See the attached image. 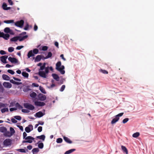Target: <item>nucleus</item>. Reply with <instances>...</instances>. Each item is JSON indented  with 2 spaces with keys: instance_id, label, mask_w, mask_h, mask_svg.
<instances>
[{
  "instance_id": "1",
  "label": "nucleus",
  "mask_w": 154,
  "mask_h": 154,
  "mask_svg": "<svg viewBox=\"0 0 154 154\" xmlns=\"http://www.w3.org/2000/svg\"><path fill=\"white\" fill-rule=\"evenodd\" d=\"M27 135V134L25 132H24L23 134V139H25L26 140H23L22 141L23 143H31L32 142V140H34V138L33 137L28 136L26 137Z\"/></svg>"
},
{
  "instance_id": "2",
  "label": "nucleus",
  "mask_w": 154,
  "mask_h": 154,
  "mask_svg": "<svg viewBox=\"0 0 154 154\" xmlns=\"http://www.w3.org/2000/svg\"><path fill=\"white\" fill-rule=\"evenodd\" d=\"M56 69L60 72L62 74L65 73V71L63 69L65 68L64 66H61V62L60 61L58 62L56 65Z\"/></svg>"
},
{
  "instance_id": "3",
  "label": "nucleus",
  "mask_w": 154,
  "mask_h": 154,
  "mask_svg": "<svg viewBox=\"0 0 154 154\" xmlns=\"http://www.w3.org/2000/svg\"><path fill=\"white\" fill-rule=\"evenodd\" d=\"M49 67L48 66L45 68V72L39 70L38 73L39 75L43 78H46L49 72Z\"/></svg>"
},
{
  "instance_id": "4",
  "label": "nucleus",
  "mask_w": 154,
  "mask_h": 154,
  "mask_svg": "<svg viewBox=\"0 0 154 154\" xmlns=\"http://www.w3.org/2000/svg\"><path fill=\"white\" fill-rule=\"evenodd\" d=\"M23 106L26 108L31 110H33L35 108L34 106L33 105L29 103H24Z\"/></svg>"
},
{
  "instance_id": "5",
  "label": "nucleus",
  "mask_w": 154,
  "mask_h": 154,
  "mask_svg": "<svg viewBox=\"0 0 154 154\" xmlns=\"http://www.w3.org/2000/svg\"><path fill=\"white\" fill-rule=\"evenodd\" d=\"M24 21L23 20H21L19 21H18L16 22L15 23V26L19 27L20 28H22L23 27V25L24 24Z\"/></svg>"
},
{
  "instance_id": "6",
  "label": "nucleus",
  "mask_w": 154,
  "mask_h": 154,
  "mask_svg": "<svg viewBox=\"0 0 154 154\" xmlns=\"http://www.w3.org/2000/svg\"><path fill=\"white\" fill-rule=\"evenodd\" d=\"M3 143L5 146H10L11 144V140L10 139H7L4 141Z\"/></svg>"
},
{
  "instance_id": "7",
  "label": "nucleus",
  "mask_w": 154,
  "mask_h": 154,
  "mask_svg": "<svg viewBox=\"0 0 154 154\" xmlns=\"http://www.w3.org/2000/svg\"><path fill=\"white\" fill-rule=\"evenodd\" d=\"M8 60L13 63H17L18 62V60L17 59L11 57H9L8 58Z\"/></svg>"
},
{
  "instance_id": "8",
  "label": "nucleus",
  "mask_w": 154,
  "mask_h": 154,
  "mask_svg": "<svg viewBox=\"0 0 154 154\" xmlns=\"http://www.w3.org/2000/svg\"><path fill=\"white\" fill-rule=\"evenodd\" d=\"M33 129V126L32 125H29L28 127H26L25 131L27 133H29Z\"/></svg>"
},
{
  "instance_id": "9",
  "label": "nucleus",
  "mask_w": 154,
  "mask_h": 154,
  "mask_svg": "<svg viewBox=\"0 0 154 154\" xmlns=\"http://www.w3.org/2000/svg\"><path fill=\"white\" fill-rule=\"evenodd\" d=\"M35 105L37 106H45V103L43 102H41L40 101H35Z\"/></svg>"
},
{
  "instance_id": "10",
  "label": "nucleus",
  "mask_w": 154,
  "mask_h": 154,
  "mask_svg": "<svg viewBox=\"0 0 154 154\" xmlns=\"http://www.w3.org/2000/svg\"><path fill=\"white\" fill-rule=\"evenodd\" d=\"M8 56L7 55L2 56L0 57V60L3 63H7L6 59L8 58Z\"/></svg>"
},
{
  "instance_id": "11",
  "label": "nucleus",
  "mask_w": 154,
  "mask_h": 154,
  "mask_svg": "<svg viewBox=\"0 0 154 154\" xmlns=\"http://www.w3.org/2000/svg\"><path fill=\"white\" fill-rule=\"evenodd\" d=\"M3 85L5 87L7 88H10L12 87L11 84L8 82H4L3 83Z\"/></svg>"
},
{
  "instance_id": "12",
  "label": "nucleus",
  "mask_w": 154,
  "mask_h": 154,
  "mask_svg": "<svg viewBox=\"0 0 154 154\" xmlns=\"http://www.w3.org/2000/svg\"><path fill=\"white\" fill-rule=\"evenodd\" d=\"M38 97L39 99L42 101L45 100L46 99V96L42 94H39Z\"/></svg>"
},
{
  "instance_id": "13",
  "label": "nucleus",
  "mask_w": 154,
  "mask_h": 154,
  "mask_svg": "<svg viewBox=\"0 0 154 154\" xmlns=\"http://www.w3.org/2000/svg\"><path fill=\"white\" fill-rule=\"evenodd\" d=\"M42 55H38L35 57L34 62H38L40 61L42 58Z\"/></svg>"
},
{
  "instance_id": "14",
  "label": "nucleus",
  "mask_w": 154,
  "mask_h": 154,
  "mask_svg": "<svg viewBox=\"0 0 154 154\" xmlns=\"http://www.w3.org/2000/svg\"><path fill=\"white\" fill-rule=\"evenodd\" d=\"M63 138L64 140L66 143L69 144H71L72 143V141L70 139L67 137L65 136H64Z\"/></svg>"
},
{
  "instance_id": "15",
  "label": "nucleus",
  "mask_w": 154,
  "mask_h": 154,
  "mask_svg": "<svg viewBox=\"0 0 154 154\" xmlns=\"http://www.w3.org/2000/svg\"><path fill=\"white\" fill-rule=\"evenodd\" d=\"M44 115L43 114L41 111H39L35 114V116L38 118H40Z\"/></svg>"
},
{
  "instance_id": "16",
  "label": "nucleus",
  "mask_w": 154,
  "mask_h": 154,
  "mask_svg": "<svg viewBox=\"0 0 154 154\" xmlns=\"http://www.w3.org/2000/svg\"><path fill=\"white\" fill-rule=\"evenodd\" d=\"M52 76L54 79L57 81H59V77L58 75L57 74L53 73L52 74Z\"/></svg>"
},
{
  "instance_id": "17",
  "label": "nucleus",
  "mask_w": 154,
  "mask_h": 154,
  "mask_svg": "<svg viewBox=\"0 0 154 154\" xmlns=\"http://www.w3.org/2000/svg\"><path fill=\"white\" fill-rule=\"evenodd\" d=\"M2 77L3 79L5 80H9L10 79L9 76L5 74H3L2 75Z\"/></svg>"
},
{
  "instance_id": "18",
  "label": "nucleus",
  "mask_w": 154,
  "mask_h": 154,
  "mask_svg": "<svg viewBox=\"0 0 154 154\" xmlns=\"http://www.w3.org/2000/svg\"><path fill=\"white\" fill-rule=\"evenodd\" d=\"M18 40H19L20 41H22L27 38L28 36L27 35H26L25 36H23V37L18 36Z\"/></svg>"
},
{
  "instance_id": "19",
  "label": "nucleus",
  "mask_w": 154,
  "mask_h": 154,
  "mask_svg": "<svg viewBox=\"0 0 154 154\" xmlns=\"http://www.w3.org/2000/svg\"><path fill=\"white\" fill-rule=\"evenodd\" d=\"M34 56V54L33 53L32 50L30 51L27 54V57L28 58H29L30 57Z\"/></svg>"
},
{
  "instance_id": "20",
  "label": "nucleus",
  "mask_w": 154,
  "mask_h": 154,
  "mask_svg": "<svg viewBox=\"0 0 154 154\" xmlns=\"http://www.w3.org/2000/svg\"><path fill=\"white\" fill-rule=\"evenodd\" d=\"M121 148L122 149V150L123 151V152L125 153H126V154H128V150L126 148L123 146H121Z\"/></svg>"
},
{
  "instance_id": "21",
  "label": "nucleus",
  "mask_w": 154,
  "mask_h": 154,
  "mask_svg": "<svg viewBox=\"0 0 154 154\" xmlns=\"http://www.w3.org/2000/svg\"><path fill=\"white\" fill-rule=\"evenodd\" d=\"M4 135L5 136L8 137H10L12 136L10 132L7 131L4 133Z\"/></svg>"
},
{
  "instance_id": "22",
  "label": "nucleus",
  "mask_w": 154,
  "mask_h": 154,
  "mask_svg": "<svg viewBox=\"0 0 154 154\" xmlns=\"http://www.w3.org/2000/svg\"><path fill=\"white\" fill-rule=\"evenodd\" d=\"M119 119V118H117L116 116H115V118L113 119L111 123L112 124H114L118 121Z\"/></svg>"
},
{
  "instance_id": "23",
  "label": "nucleus",
  "mask_w": 154,
  "mask_h": 154,
  "mask_svg": "<svg viewBox=\"0 0 154 154\" xmlns=\"http://www.w3.org/2000/svg\"><path fill=\"white\" fill-rule=\"evenodd\" d=\"M7 131L6 127H0V131L2 133H5Z\"/></svg>"
},
{
  "instance_id": "24",
  "label": "nucleus",
  "mask_w": 154,
  "mask_h": 154,
  "mask_svg": "<svg viewBox=\"0 0 154 154\" xmlns=\"http://www.w3.org/2000/svg\"><path fill=\"white\" fill-rule=\"evenodd\" d=\"M37 138L39 139L42 140L43 141H44L45 137L44 135H42L41 136H38L36 137Z\"/></svg>"
},
{
  "instance_id": "25",
  "label": "nucleus",
  "mask_w": 154,
  "mask_h": 154,
  "mask_svg": "<svg viewBox=\"0 0 154 154\" xmlns=\"http://www.w3.org/2000/svg\"><path fill=\"white\" fill-rule=\"evenodd\" d=\"M10 81L11 83L13 84H16V85H20L22 84L21 82H15V81H14L13 79L10 80Z\"/></svg>"
},
{
  "instance_id": "26",
  "label": "nucleus",
  "mask_w": 154,
  "mask_h": 154,
  "mask_svg": "<svg viewBox=\"0 0 154 154\" xmlns=\"http://www.w3.org/2000/svg\"><path fill=\"white\" fill-rule=\"evenodd\" d=\"M75 150V149H72L66 151L64 154H69Z\"/></svg>"
},
{
  "instance_id": "27",
  "label": "nucleus",
  "mask_w": 154,
  "mask_h": 154,
  "mask_svg": "<svg viewBox=\"0 0 154 154\" xmlns=\"http://www.w3.org/2000/svg\"><path fill=\"white\" fill-rule=\"evenodd\" d=\"M3 36L2 37V38H3L5 40H8L10 37V35L8 34H5L4 33Z\"/></svg>"
},
{
  "instance_id": "28",
  "label": "nucleus",
  "mask_w": 154,
  "mask_h": 154,
  "mask_svg": "<svg viewBox=\"0 0 154 154\" xmlns=\"http://www.w3.org/2000/svg\"><path fill=\"white\" fill-rule=\"evenodd\" d=\"M18 40V37L17 36L11 38L10 40L11 42H16Z\"/></svg>"
},
{
  "instance_id": "29",
  "label": "nucleus",
  "mask_w": 154,
  "mask_h": 154,
  "mask_svg": "<svg viewBox=\"0 0 154 154\" xmlns=\"http://www.w3.org/2000/svg\"><path fill=\"white\" fill-rule=\"evenodd\" d=\"M52 56V54L51 52L48 53V54L47 56L44 58V59H45L51 57Z\"/></svg>"
},
{
  "instance_id": "30",
  "label": "nucleus",
  "mask_w": 154,
  "mask_h": 154,
  "mask_svg": "<svg viewBox=\"0 0 154 154\" xmlns=\"http://www.w3.org/2000/svg\"><path fill=\"white\" fill-rule=\"evenodd\" d=\"M22 75L24 77L27 78L29 76V74L26 72H22Z\"/></svg>"
},
{
  "instance_id": "31",
  "label": "nucleus",
  "mask_w": 154,
  "mask_h": 154,
  "mask_svg": "<svg viewBox=\"0 0 154 154\" xmlns=\"http://www.w3.org/2000/svg\"><path fill=\"white\" fill-rule=\"evenodd\" d=\"M14 20H6L4 21V23L8 24L14 23Z\"/></svg>"
},
{
  "instance_id": "32",
  "label": "nucleus",
  "mask_w": 154,
  "mask_h": 154,
  "mask_svg": "<svg viewBox=\"0 0 154 154\" xmlns=\"http://www.w3.org/2000/svg\"><path fill=\"white\" fill-rule=\"evenodd\" d=\"M140 135V133L138 132H136L133 134L132 136L136 138Z\"/></svg>"
},
{
  "instance_id": "33",
  "label": "nucleus",
  "mask_w": 154,
  "mask_h": 154,
  "mask_svg": "<svg viewBox=\"0 0 154 154\" xmlns=\"http://www.w3.org/2000/svg\"><path fill=\"white\" fill-rule=\"evenodd\" d=\"M16 107L17 108L19 109H20L23 108V107L21 106L18 103H17L15 104Z\"/></svg>"
},
{
  "instance_id": "34",
  "label": "nucleus",
  "mask_w": 154,
  "mask_h": 154,
  "mask_svg": "<svg viewBox=\"0 0 154 154\" xmlns=\"http://www.w3.org/2000/svg\"><path fill=\"white\" fill-rule=\"evenodd\" d=\"M39 149L37 148H33L32 150V152L34 154L35 152H38L39 151Z\"/></svg>"
},
{
  "instance_id": "35",
  "label": "nucleus",
  "mask_w": 154,
  "mask_h": 154,
  "mask_svg": "<svg viewBox=\"0 0 154 154\" xmlns=\"http://www.w3.org/2000/svg\"><path fill=\"white\" fill-rule=\"evenodd\" d=\"M10 132L12 135H13L15 133V131L13 128L10 127Z\"/></svg>"
},
{
  "instance_id": "36",
  "label": "nucleus",
  "mask_w": 154,
  "mask_h": 154,
  "mask_svg": "<svg viewBox=\"0 0 154 154\" xmlns=\"http://www.w3.org/2000/svg\"><path fill=\"white\" fill-rule=\"evenodd\" d=\"M36 94L35 92H33L30 94V96L32 98H35L36 96Z\"/></svg>"
},
{
  "instance_id": "37",
  "label": "nucleus",
  "mask_w": 154,
  "mask_h": 154,
  "mask_svg": "<svg viewBox=\"0 0 154 154\" xmlns=\"http://www.w3.org/2000/svg\"><path fill=\"white\" fill-rule=\"evenodd\" d=\"M11 31L10 29L8 27L5 28L4 30V31L5 33H10Z\"/></svg>"
},
{
  "instance_id": "38",
  "label": "nucleus",
  "mask_w": 154,
  "mask_h": 154,
  "mask_svg": "<svg viewBox=\"0 0 154 154\" xmlns=\"http://www.w3.org/2000/svg\"><path fill=\"white\" fill-rule=\"evenodd\" d=\"M38 146L40 149H42L44 147V144L42 143H41L38 144Z\"/></svg>"
},
{
  "instance_id": "39",
  "label": "nucleus",
  "mask_w": 154,
  "mask_h": 154,
  "mask_svg": "<svg viewBox=\"0 0 154 154\" xmlns=\"http://www.w3.org/2000/svg\"><path fill=\"white\" fill-rule=\"evenodd\" d=\"M39 89H40V90L42 92V93L45 94L46 93V92L45 90L43 87L40 86L39 87Z\"/></svg>"
},
{
  "instance_id": "40",
  "label": "nucleus",
  "mask_w": 154,
  "mask_h": 154,
  "mask_svg": "<svg viewBox=\"0 0 154 154\" xmlns=\"http://www.w3.org/2000/svg\"><path fill=\"white\" fill-rule=\"evenodd\" d=\"M1 111L2 113H4L5 112H8V108H4L2 109L1 110Z\"/></svg>"
},
{
  "instance_id": "41",
  "label": "nucleus",
  "mask_w": 154,
  "mask_h": 154,
  "mask_svg": "<svg viewBox=\"0 0 154 154\" xmlns=\"http://www.w3.org/2000/svg\"><path fill=\"white\" fill-rule=\"evenodd\" d=\"M63 141V140L61 138H58L57 139L56 142L57 143H61Z\"/></svg>"
},
{
  "instance_id": "42",
  "label": "nucleus",
  "mask_w": 154,
  "mask_h": 154,
  "mask_svg": "<svg viewBox=\"0 0 154 154\" xmlns=\"http://www.w3.org/2000/svg\"><path fill=\"white\" fill-rule=\"evenodd\" d=\"M32 52L34 54H37L38 52V50L37 48L34 49L33 50Z\"/></svg>"
},
{
  "instance_id": "43",
  "label": "nucleus",
  "mask_w": 154,
  "mask_h": 154,
  "mask_svg": "<svg viewBox=\"0 0 154 154\" xmlns=\"http://www.w3.org/2000/svg\"><path fill=\"white\" fill-rule=\"evenodd\" d=\"M14 48L12 47H10L8 48V51L10 52H11L14 51Z\"/></svg>"
},
{
  "instance_id": "44",
  "label": "nucleus",
  "mask_w": 154,
  "mask_h": 154,
  "mask_svg": "<svg viewBox=\"0 0 154 154\" xmlns=\"http://www.w3.org/2000/svg\"><path fill=\"white\" fill-rule=\"evenodd\" d=\"M65 88V86L64 85H63L62 86L61 88L60 89V91L61 92L63 91L64 90Z\"/></svg>"
},
{
  "instance_id": "45",
  "label": "nucleus",
  "mask_w": 154,
  "mask_h": 154,
  "mask_svg": "<svg viewBox=\"0 0 154 154\" xmlns=\"http://www.w3.org/2000/svg\"><path fill=\"white\" fill-rule=\"evenodd\" d=\"M100 72L103 73L105 74H108V72L105 70H103V69H100Z\"/></svg>"
},
{
  "instance_id": "46",
  "label": "nucleus",
  "mask_w": 154,
  "mask_h": 154,
  "mask_svg": "<svg viewBox=\"0 0 154 154\" xmlns=\"http://www.w3.org/2000/svg\"><path fill=\"white\" fill-rule=\"evenodd\" d=\"M7 7L6 4L5 2L3 3L2 5V7L3 9L5 10Z\"/></svg>"
},
{
  "instance_id": "47",
  "label": "nucleus",
  "mask_w": 154,
  "mask_h": 154,
  "mask_svg": "<svg viewBox=\"0 0 154 154\" xmlns=\"http://www.w3.org/2000/svg\"><path fill=\"white\" fill-rule=\"evenodd\" d=\"M14 118L15 119H16L18 120H20L21 119V116H14Z\"/></svg>"
},
{
  "instance_id": "48",
  "label": "nucleus",
  "mask_w": 154,
  "mask_h": 154,
  "mask_svg": "<svg viewBox=\"0 0 154 154\" xmlns=\"http://www.w3.org/2000/svg\"><path fill=\"white\" fill-rule=\"evenodd\" d=\"M7 72H8L10 73L12 75H13L14 74V72L11 69H8L7 70Z\"/></svg>"
},
{
  "instance_id": "49",
  "label": "nucleus",
  "mask_w": 154,
  "mask_h": 154,
  "mask_svg": "<svg viewBox=\"0 0 154 154\" xmlns=\"http://www.w3.org/2000/svg\"><path fill=\"white\" fill-rule=\"evenodd\" d=\"M18 151L21 152H26V150L23 149H18Z\"/></svg>"
},
{
  "instance_id": "50",
  "label": "nucleus",
  "mask_w": 154,
  "mask_h": 154,
  "mask_svg": "<svg viewBox=\"0 0 154 154\" xmlns=\"http://www.w3.org/2000/svg\"><path fill=\"white\" fill-rule=\"evenodd\" d=\"M129 120L128 118H126L125 119L123 120L122 122L124 124L126 123Z\"/></svg>"
},
{
  "instance_id": "51",
  "label": "nucleus",
  "mask_w": 154,
  "mask_h": 154,
  "mask_svg": "<svg viewBox=\"0 0 154 154\" xmlns=\"http://www.w3.org/2000/svg\"><path fill=\"white\" fill-rule=\"evenodd\" d=\"M123 114H124V113L123 112H122V113H120L118 114V115H116V116L117 118L119 119V117L122 116L123 115Z\"/></svg>"
},
{
  "instance_id": "52",
  "label": "nucleus",
  "mask_w": 154,
  "mask_h": 154,
  "mask_svg": "<svg viewBox=\"0 0 154 154\" xmlns=\"http://www.w3.org/2000/svg\"><path fill=\"white\" fill-rule=\"evenodd\" d=\"M46 67H45V66H43V65H42L40 67V69H39V71L40 70V71H42L43 70H44V69H45V68H46Z\"/></svg>"
},
{
  "instance_id": "53",
  "label": "nucleus",
  "mask_w": 154,
  "mask_h": 154,
  "mask_svg": "<svg viewBox=\"0 0 154 154\" xmlns=\"http://www.w3.org/2000/svg\"><path fill=\"white\" fill-rule=\"evenodd\" d=\"M48 47L47 46H44L42 47V50L44 51H45L47 50Z\"/></svg>"
},
{
  "instance_id": "54",
  "label": "nucleus",
  "mask_w": 154,
  "mask_h": 154,
  "mask_svg": "<svg viewBox=\"0 0 154 154\" xmlns=\"http://www.w3.org/2000/svg\"><path fill=\"white\" fill-rule=\"evenodd\" d=\"M6 106V104L1 103H0V108L1 107H5Z\"/></svg>"
},
{
  "instance_id": "55",
  "label": "nucleus",
  "mask_w": 154,
  "mask_h": 154,
  "mask_svg": "<svg viewBox=\"0 0 154 154\" xmlns=\"http://www.w3.org/2000/svg\"><path fill=\"white\" fill-rule=\"evenodd\" d=\"M42 126H39L38 128V132H41L42 131Z\"/></svg>"
},
{
  "instance_id": "56",
  "label": "nucleus",
  "mask_w": 154,
  "mask_h": 154,
  "mask_svg": "<svg viewBox=\"0 0 154 154\" xmlns=\"http://www.w3.org/2000/svg\"><path fill=\"white\" fill-rule=\"evenodd\" d=\"M0 54L2 55H4L6 54V53L5 51L2 50L0 51Z\"/></svg>"
},
{
  "instance_id": "57",
  "label": "nucleus",
  "mask_w": 154,
  "mask_h": 154,
  "mask_svg": "<svg viewBox=\"0 0 154 154\" xmlns=\"http://www.w3.org/2000/svg\"><path fill=\"white\" fill-rule=\"evenodd\" d=\"M17 109V108L14 107V108H11L10 109V111L12 112L13 111L16 110Z\"/></svg>"
},
{
  "instance_id": "58",
  "label": "nucleus",
  "mask_w": 154,
  "mask_h": 154,
  "mask_svg": "<svg viewBox=\"0 0 154 154\" xmlns=\"http://www.w3.org/2000/svg\"><path fill=\"white\" fill-rule=\"evenodd\" d=\"M22 112L24 113H28L29 112V111L27 109H22Z\"/></svg>"
},
{
  "instance_id": "59",
  "label": "nucleus",
  "mask_w": 154,
  "mask_h": 154,
  "mask_svg": "<svg viewBox=\"0 0 154 154\" xmlns=\"http://www.w3.org/2000/svg\"><path fill=\"white\" fill-rule=\"evenodd\" d=\"M23 48V46H18L16 48V49L17 50H20V49H21V48Z\"/></svg>"
},
{
  "instance_id": "60",
  "label": "nucleus",
  "mask_w": 154,
  "mask_h": 154,
  "mask_svg": "<svg viewBox=\"0 0 154 154\" xmlns=\"http://www.w3.org/2000/svg\"><path fill=\"white\" fill-rule=\"evenodd\" d=\"M29 27V25L28 24H27L25 26V27L24 28V29L25 30H27L28 29Z\"/></svg>"
},
{
  "instance_id": "61",
  "label": "nucleus",
  "mask_w": 154,
  "mask_h": 154,
  "mask_svg": "<svg viewBox=\"0 0 154 154\" xmlns=\"http://www.w3.org/2000/svg\"><path fill=\"white\" fill-rule=\"evenodd\" d=\"M11 122L14 123H16L17 122V121L14 118L11 119Z\"/></svg>"
},
{
  "instance_id": "62",
  "label": "nucleus",
  "mask_w": 154,
  "mask_h": 154,
  "mask_svg": "<svg viewBox=\"0 0 154 154\" xmlns=\"http://www.w3.org/2000/svg\"><path fill=\"white\" fill-rule=\"evenodd\" d=\"M32 86L35 87H38L39 86V85L37 84H36L35 83H33L32 84Z\"/></svg>"
},
{
  "instance_id": "63",
  "label": "nucleus",
  "mask_w": 154,
  "mask_h": 154,
  "mask_svg": "<svg viewBox=\"0 0 154 154\" xmlns=\"http://www.w3.org/2000/svg\"><path fill=\"white\" fill-rule=\"evenodd\" d=\"M8 1L10 5H13V3L11 0H8Z\"/></svg>"
},
{
  "instance_id": "64",
  "label": "nucleus",
  "mask_w": 154,
  "mask_h": 154,
  "mask_svg": "<svg viewBox=\"0 0 154 154\" xmlns=\"http://www.w3.org/2000/svg\"><path fill=\"white\" fill-rule=\"evenodd\" d=\"M38 28V26L36 25V24H35L34 25V29L35 31H36Z\"/></svg>"
}]
</instances>
